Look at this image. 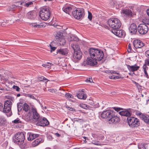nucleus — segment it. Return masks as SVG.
I'll list each match as a JSON object with an SVG mask.
<instances>
[{
	"mask_svg": "<svg viewBox=\"0 0 149 149\" xmlns=\"http://www.w3.org/2000/svg\"><path fill=\"white\" fill-rule=\"evenodd\" d=\"M89 52L90 57H88V62L92 65L97 64V61H101L104 57L103 52L100 49L91 48Z\"/></svg>",
	"mask_w": 149,
	"mask_h": 149,
	"instance_id": "obj_1",
	"label": "nucleus"
},
{
	"mask_svg": "<svg viewBox=\"0 0 149 149\" xmlns=\"http://www.w3.org/2000/svg\"><path fill=\"white\" fill-rule=\"evenodd\" d=\"M114 112L112 110H106L103 111L101 114V117L107 119L109 123H116L120 121L118 117L114 114Z\"/></svg>",
	"mask_w": 149,
	"mask_h": 149,
	"instance_id": "obj_2",
	"label": "nucleus"
},
{
	"mask_svg": "<svg viewBox=\"0 0 149 149\" xmlns=\"http://www.w3.org/2000/svg\"><path fill=\"white\" fill-rule=\"evenodd\" d=\"M25 136L22 132L18 133L15 134L13 137V141L15 143L18 145L22 148L25 146L24 142Z\"/></svg>",
	"mask_w": 149,
	"mask_h": 149,
	"instance_id": "obj_3",
	"label": "nucleus"
},
{
	"mask_svg": "<svg viewBox=\"0 0 149 149\" xmlns=\"http://www.w3.org/2000/svg\"><path fill=\"white\" fill-rule=\"evenodd\" d=\"M108 24L112 30L118 29L121 25L120 21L117 18H113L109 19L108 21Z\"/></svg>",
	"mask_w": 149,
	"mask_h": 149,
	"instance_id": "obj_4",
	"label": "nucleus"
},
{
	"mask_svg": "<svg viewBox=\"0 0 149 149\" xmlns=\"http://www.w3.org/2000/svg\"><path fill=\"white\" fill-rule=\"evenodd\" d=\"M72 47L74 51L73 55L74 59L75 61L80 60L82 57V53L80 51V48L78 45H72Z\"/></svg>",
	"mask_w": 149,
	"mask_h": 149,
	"instance_id": "obj_5",
	"label": "nucleus"
},
{
	"mask_svg": "<svg viewBox=\"0 0 149 149\" xmlns=\"http://www.w3.org/2000/svg\"><path fill=\"white\" fill-rule=\"evenodd\" d=\"M50 13L48 8L45 7L42 9L39 12V16L44 21H47L50 16Z\"/></svg>",
	"mask_w": 149,
	"mask_h": 149,
	"instance_id": "obj_6",
	"label": "nucleus"
},
{
	"mask_svg": "<svg viewBox=\"0 0 149 149\" xmlns=\"http://www.w3.org/2000/svg\"><path fill=\"white\" fill-rule=\"evenodd\" d=\"M127 119L128 125L131 128L137 127L140 124L139 120L137 118L134 117H128Z\"/></svg>",
	"mask_w": 149,
	"mask_h": 149,
	"instance_id": "obj_7",
	"label": "nucleus"
},
{
	"mask_svg": "<svg viewBox=\"0 0 149 149\" xmlns=\"http://www.w3.org/2000/svg\"><path fill=\"white\" fill-rule=\"evenodd\" d=\"M74 18L78 19H82L84 16V10L83 8H77L72 12Z\"/></svg>",
	"mask_w": 149,
	"mask_h": 149,
	"instance_id": "obj_8",
	"label": "nucleus"
},
{
	"mask_svg": "<svg viewBox=\"0 0 149 149\" xmlns=\"http://www.w3.org/2000/svg\"><path fill=\"white\" fill-rule=\"evenodd\" d=\"M55 39L61 45H63L65 43L66 41L60 32H57V34L55 36Z\"/></svg>",
	"mask_w": 149,
	"mask_h": 149,
	"instance_id": "obj_9",
	"label": "nucleus"
},
{
	"mask_svg": "<svg viewBox=\"0 0 149 149\" xmlns=\"http://www.w3.org/2000/svg\"><path fill=\"white\" fill-rule=\"evenodd\" d=\"M138 32L141 34L143 35L147 33L148 30V27L145 24H140L137 28Z\"/></svg>",
	"mask_w": 149,
	"mask_h": 149,
	"instance_id": "obj_10",
	"label": "nucleus"
},
{
	"mask_svg": "<svg viewBox=\"0 0 149 149\" xmlns=\"http://www.w3.org/2000/svg\"><path fill=\"white\" fill-rule=\"evenodd\" d=\"M12 103L10 100H6L4 103L3 111L4 113H8L11 109Z\"/></svg>",
	"mask_w": 149,
	"mask_h": 149,
	"instance_id": "obj_11",
	"label": "nucleus"
},
{
	"mask_svg": "<svg viewBox=\"0 0 149 149\" xmlns=\"http://www.w3.org/2000/svg\"><path fill=\"white\" fill-rule=\"evenodd\" d=\"M147 65L149 66V58H147L145 60V63L143 66V69L144 73V76L148 78L149 76L147 73L148 68Z\"/></svg>",
	"mask_w": 149,
	"mask_h": 149,
	"instance_id": "obj_12",
	"label": "nucleus"
},
{
	"mask_svg": "<svg viewBox=\"0 0 149 149\" xmlns=\"http://www.w3.org/2000/svg\"><path fill=\"white\" fill-rule=\"evenodd\" d=\"M111 32L117 36L121 37L125 36V33L124 31L122 30H112Z\"/></svg>",
	"mask_w": 149,
	"mask_h": 149,
	"instance_id": "obj_13",
	"label": "nucleus"
},
{
	"mask_svg": "<svg viewBox=\"0 0 149 149\" xmlns=\"http://www.w3.org/2000/svg\"><path fill=\"white\" fill-rule=\"evenodd\" d=\"M133 45L136 49L141 48L144 46V44L141 40H135L133 42Z\"/></svg>",
	"mask_w": 149,
	"mask_h": 149,
	"instance_id": "obj_14",
	"label": "nucleus"
},
{
	"mask_svg": "<svg viewBox=\"0 0 149 149\" xmlns=\"http://www.w3.org/2000/svg\"><path fill=\"white\" fill-rule=\"evenodd\" d=\"M37 124L38 125L41 126H44L47 125L49 124V122L47 119L45 118H43L41 120L40 118L38 121Z\"/></svg>",
	"mask_w": 149,
	"mask_h": 149,
	"instance_id": "obj_15",
	"label": "nucleus"
},
{
	"mask_svg": "<svg viewBox=\"0 0 149 149\" xmlns=\"http://www.w3.org/2000/svg\"><path fill=\"white\" fill-rule=\"evenodd\" d=\"M126 66L128 70L130 72H134L138 70L140 67L139 66H137L136 64L133 65H127Z\"/></svg>",
	"mask_w": 149,
	"mask_h": 149,
	"instance_id": "obj_16",
	"label": "nucleus"
},
{
	"mask_svg": "<svg viewBox=\"0 0 149 149\" xmlns=\"http://www.w3.org/2000/svg\"><path fill=\"white\" fill-rule=\"evenodd\" d=\"M31 110L33 113V117L35 121H38L40 118L39 115L37 113L36 109L32 108Z\"/></svg>",
	"mask_w": 149,
	"mask_h": 149,
	"instance_id": "obj_17",
	"label": "nucleus"
},
{
	"mask_svg": "<svg viewBox=\"0 0 149 149\" xmlns=\"http://www.w3.org/2000/svg\"><path fill=\"white\" fill-rule=\"evenodd\" d=\"M68 53V49L66 48H64L58 50L56 53L59 54L62 56H67Z\"/></svg>",
	"mask_w": 149,
	"mask_h": 149,
	"instance_id": "obj_18",
	"label": "nucleus"
},
{
	"mask_svg": "<svg viewBox=\"0 0 149 149\" xmlns=\"http://www.w3.org/2000/svg\"><path fill=\"white\" fill-rule=\"evenodd\" d=\"M138 115L139 116L140 118L141 119L147 124H149V118L146 115L143 114L141 113H139Z\"/></svg>",
	"mask_w": 149,
	"mask_h": 149,
	"instance_id": "obj_19",
	"label": "nucleus"
},
{
	"mask_svg": "<svg viewBox=\"0 0 149 149\" xmlns=\"http://www.w3.org/2000/svg\"><path fill=\"white\" fill-rule=\"evenodd\" d=\"M119 113L121 116H128V117L130 116L131 114V113L130 111L126 109L119 111Z\"/></svg>",
	"mask_w": 149,
	"mask_h": 149,
	"instance_id": "obj_20",
	"label": "nucleus"
},
{
	"mask_svg": "<svg viewBox=\"0 0 149 149\" xmlns=\"http://www.w3.org/2000/svg\"><path fill=\"white\" fill-rule=\"evenodd\" d=\"M129 31L131 33L135 34L137 32V28L136 24L132 23L130 25L129 29Z\"/></svg>",
	"mask_w": 149,
	"mask_h": 149,
	"instance_id": "obj_21",
	"label": "nucleus"
},
{
	"mask_svg": "<svg viewBox=\"0 0 149 149\" xmlns=\"http://www.w3.org/2000/svg\"><path fill=\"white\" fill-rule=\"evenodd\" d=\"M77 97L80 99L85 100L87 97L86 94L84 93L83 91L79 92L77 94Z\"/></svg>",
	"mask_w": 149,
	"mask_h": 149,
	"instance_id": "obj_22",
	"label": "nucleus"
},
{
	"mask_svg": "<svg viewBox=\"0 0 149 149\" xmlns=\"http://www.w3.org/2000/svg\"><path fill=\"white\" fill-rule=\"evenodd\" d=\"M44 140L41 138L36 139L32 143V146L33 147H36L38 146L40 143H42Z\"/></svg>",
	"mask_w": 149,
	"mask_h": 149,
	"instance_id": "obj_23",
	"label": "nucleus"
},
{
	"mask_svg": "<svg viewBox=\"0 0 149 149\" xmlns=\"http://www.w3.org/2000/svg\"><path fill=\"white\" fill-rule=\"evenodd\" d=\"M7 124L6 120L4 118L0 117V126H6Z\"/></svg>",
	"mask_w": 149,
	"mask_h": 149,
	"instance_id": "obj_24",
	"label": "nucleus"
},
{
	"mask_svg": "<svg viewBox=\"0 0 149 149\" xmlns=\"http://www.w3.org/2000/svg\"><path fill=\"white\" fill-rule=\"evenodd\" d=\"M39 134H37L30 133L29 135V136L28 138V140L29 141H31L35 138L38 137Z\"/></svg>",
	"mask_w": 149,
	"mask_h": 149,
	"instance_id": "obj_25",
	"label": "nucleus"
},
{
	"mask_svg": "<svg viewBox=\"0 0 149 149\" xmlns=\"http://www.w3.org/2000/svg\"><path fill=\"white\" fill-rule=\"evenodd\" d=\"M63 11L66 13L69 14V13L72 10V8L70 6H65L63 8Z\"/></svg>",
	"mask_w": 149,
	"mask_h": 149,
	"instance_id": "obj_26",
	"label": "nucleus"
},
{
	"mask_svg": "<svg viewBox=\"0 0 149 149\" xmlns=\"http://www.w3.org/2000/svg\"><path fill=\"white\" fill-rule=\"evenodd\" d=\"M32 25L35 28H42L45 26V25L42 24V23L38 24L36 23H32Z\"/></svg>",
	"mask_w": 149,
	"mask_h": 149,
	"instance_id": "obj_27",
	"label": "nucleus"
},
{
	"mask_svg": "<svg viewBox=\"0 0 149 149\" xmlns=\"http://www.w3.org/2000/svg\"><path fill=\"white\" fill-rule=\"evenodd\" d=\"M122 12L127 16H131L132 15V13L130 10L124 9L122 10Z\"/></svg>",
	"mask_w": 149,
	"mask_h": 149,
	"instance_id": "obj_28",
	"label": "nucleus"
},
{
	"mask_svg": "<svg viewBox=\"0 0 149 149\" xmlns=\"http://www.w3.org/2000/svg\"><path fill=\"white\" fill-rule=\"evenodd\" d=\"M23 110L25 111H27L29 110V106L26 103H25L22 107Z\"/></svg>",
	"mask_w": 149,
	"mask_h": 149,
	"instance_id": "obj_29",
	"label": "nucleus"
},
{
	"mask_svg": "<svg viewBox=\"0 0 149 149\" xmlns=\"http://www.w3.org/2000/svg\"><path fill=\"white\" fill-rule=\"evenodd\" d=\"M38 80H39L40 81L45 82V83L47 82V81H49L45 78L42 76L40 77H38Z\"/></svg>",
	"mask_w": 149,
	"mask_h": 149,
	"instance_id": "obj_30",
	"label": "nucleus"
},
{
	"mask_svg": "<svg viewBox=\"0 0 149 149\" xmlns=\"http://www.w3.org/2000/svg\"><path fill=\"white\" fill-rule=\"evenodd\" d=\"M53 65V64L49 63H47V64H44L42 65V66L47 68H50V67Z\"/></svg>",
	"mask_w": 149,
	"mask_h": 149,
	"instance_id": "obj_31",
	"label": "nucleus"
},
{
	"mask_svg": "<svg viewBox=\"0 0 149 149\" xmlns=\"http://www.w3.org/2000/svg\"><path fill=\"white\" fill-rule=\"evenodd\" d=\"M65 97L68 98H73V96L70 94L69 93H66L65 95Z\"/></svg>",
	"mask_w": 149,
	"mask_h": 149,
	"instance_id": "obj_32",
	"label": "nucleus"
},
{
	"mask_svg": "<svg viewBox=\"0 0 149 149\" xmlns=\"http://www.w3.org/2000/svg\"><path fill=\"white\" fill-rule=\"evenodd\" d=\"M27 15L28 17L30 19H32L33 18V14L32 12L29 13L27 14Z\"/></svg>",
	"mask_w": 149,
	"mask_h": 149,
	"instance_id": "obj_33",
	"label": "nucleus"
},
{
	"mask_svg": "<svg viewBox=\"0 0 149 149\" xmlns=\"http://www.w3.org/2000/svg\"><path fill=\"white\" fill-rule=\"evenodd\" d=\"M98 136L97 137V139L98 140H102L104 139V136L100 134L99 133H98Z\"/></svg>",
	"mask_w": 149,
	"mask_h": 149,
	"instance_id": "obj_34",
	"label": "nucleus"
},
{
	"mask_svg": "<svg viewBox=\"0 0 149 149\" xmlns=\"http://www.w3.org/2000/svg\"><path fill=\"white\" fill-rule=\"evenodd\" d=\"M33 4V2L32 1H29L28 2L26 3L25 5V6L27 7H28L30 5H32Z\"/></svg>",
	"mask_w": 149,
	"mask_h": 149,
	"instance_id": "obj_35",
	"label": "nucleus"
},
{
	"mask_svg": "<svg viewBox=\"0 0 149 149\" xmlns=\"http://www.w3.org/2000/svg\"><path fill=\"white\" fill-rule=\"evenodd\" d=\"M92 143L93 144L97 145H101L100 142L97 141H93Z\"/></svg>",
	"mask_w": 149,
	"mask_h": 149,
	"instance_id": "obj_36",
	"label": "nucleus"
},
{
	"mask_svg": "<svg viewBox=\"0 0 149 149\" xmlns=\"http://www.w3.org/2000/svg\"><path fill=\"white\" fill-rule=\"evenodd\" d=\"M12 123L15 124H17L19 123H20V120L18 118H17L14 120L13 121Z\"/></svg>",
	"mask_w": 149,
	"mask_h": 149,
	"instance_id": "obj_37",
	"label": "nucleus"
},
{
	"mask_svg": "<svg viewBox=\"0 0 149 149\" xmlns=\"http://www.w3.org/2000/svg\"><path fill=\"white\" fill-rule=\"evenodd\" d=\"M48 91L52 93H55L57 91L56 89H54L53 88L49 89L48 90Z\"/></svg>",
	"mask_w": 149,
	"mask_h": 149,
	"instance_id": "obj_38",
	"label": "nucleus"
},
{
	"mask_svg": "<svg viewBox=\"0 0 149 149\" xmlns=\"http://www.w3.org/2000/svg\"><path fill=\"white\" fill-rule=\"evenodd\" d=\"M10 7L11 8V9L9 10L13 11L15 10L16 9L17 7L15 5H12L10 6Z\"/></svg>",
	"mask_w": 149,
	"mask_h": 149,
	"instance_id": "obj_39",
	"label": "nucleus"
},
{
	"mask_svg": "<svg viewBox=\"0 0 149 149\" xmlns=\"http://www.w3.org/2000/svg\"><path fill=\"white\" fill-rule=\"evenodd\" d=\"M88 18L90 20H91L92 18V16L91 13L88 11Z\"/></svg>",
	"mask_w": 149,
	"mask_h": 149,
	"instance_id": "obj_40",
	"label": "nucleus"
},
{
	"mask_svg": "<svg viewBox=\"0 0 149 149\" xmlns=\"http://www.w3.org/2000/svg\"><path fill=\"white\" fill-rule=\"evenodd\" d=\"M88 58L86 61H84L82 64V65H83L84 66H85V65H86V64H87V65H91L89 64L88 63Z\"/></svg>",
	"mask_w": 149,
	"mask_h": 149,
	"instance_id": "obj_41",
	"label": "nucleus"
},
{
	"mask_svg": "<svg viewBox=\"0 0 149 149\" xmlns=\"http://www.w3.org/2000/svg\"><path fill=\"white\" fill-rule=\"evenodd\" d=\"M13 88L17 91H19L20 90L19 87L17 86L14 85L13 86Z\"/></svg>",
	"mask_w": 149,
	"mask_h": 149,
	"instance_id": "obj_42",
	"label": "nucleus"
},
{
	"mask_svg": "<svg viewBox=\"0 0 149 149\" xmlns=\"http://www.w3.org/2000/svg\"><path fill=\"white\" fill-rule=\"evenodd\" d=\"M66 108H67L70 111H75V109L74 108L72 107H70L67 106L66 107Z\"/></svg>",
	"mask_w": 149,
	"mask_h": 149,
	"instance_id": "obj_43",
	"label": "nucleus"
},
{
	"mask_svg": "<svg viewBox=\"0 0 149 149\" xmlns=\"http://www.w3.org/2000/svg\"><path fill=\"white\" fill-rule=\"evenodd\" d=\"M98 133H93L92 134V136L94 138H95L97 139L98 136Z\"/></svg>",
	"mask_w": 149,
	"mask_h": 149,
	"instance_id": "obj_44",
	"label": "nucleus"
},
{
	"mask_svg": "<svg viewBox=\"0 0 149 149\" xmlns=\"http://www.w3.org/2000/svg\"><path fill=\"white\" fill-rule=\"evenodd\" d=\"M71 41L74 40L77 41L78 40V38L77 37L72 36L71 37Z\"/></svg>",
	"mask_w": 149,
	"mask_h": 149,
	"instance_id": "obj_45",
	"label": "nucleus"
},
{
	"mask_svg": "<svg viewBox=\"0 0 149 149\" xmlns=\"http://www.w3.org/2000/svg\"><path fill=\"white\" fill-rule=\"evenodd\" d=\"M113 109L115 110L116 111L118 112L120 111L121 110H122V109L119 108V107H114L113 108Z\"/></svg>",
	"mask_w": 149,
	"mask_h": 149,
	"instance_id": "obj_46",
	"label": "nucleus"
},
{
	"mask_svg": "<svg viewBox=\"0 0 149 149\" xmlns=\"http://www.w3.org/2000/svg\"><path fill=\"white\" fill-rule=\"evenodd\" d=\"M138 148L139 149H146L143 145L142 144L138 146Z\"/></svg>",
	"mask_w": 149,
	"mask_h": 149,
	"instance_id": "obj_47",
	"label": "nucleus"
},
{
	"mask_svg": "<svg viewBox=\"0 0 149 149\" xmlns=\"http://www.w3.org/2000/svg\"><path fill=\"white\" fill-rule=\"evenodd\" d=\"M51 49V52L54 51L56 49V47H52L51 45H49Z\"/></svg>",
	"mask_w": 149,
	"mask_h": 149,
	"instance_id": "obj_48",
	"label": "nucleus"
},
{
	"mask_svg": "<svg viewBox=\"0 0 149 149\" xmlns=\"http://www.w3.org/2000/svg\"><path fill=\"white\" fill-rule=\"evenodd\" d=\"M26 120L27 121H30L31 119V117L29 115H27L26 118Z\"/></svg>",
	"mask_w": 149,
	"mask_h": 149,
	"instance_id": "obj_49",
	"label": "nucleus"
},
{
	"mask_svg": "<svg viewBox=\"0 0 149 149\" xmlns=\"http://www.w3.org/2000/svg\"><path fill=\"white\" fill-rule=\"evenodd\" d=\"M85 81L87 83H91V81H92L93 80L92 79L89 78L88 79H87Z\"/></svg>",
	"mask_w": 149,
	"mask_h": 149,
	"instance_id": "obj_50",
	"label": "nucleus"
},
{
	"mask_svg": "<svg viewBox=\"0 0 149 149\" xmlns=\"http://www.w3.org/2000/svg\"><path fill=\"white\" fill-rule=\"evenodd\" d=\"M21 107L22 106L20 104L18 105L17 108L18 111H21V109L22 108V107Z\"/></svg>",
	"mask_w": 149,
	"mask_h": 149,
	"instance_id": "obj_51",
	"label": "nucleus"
},
{
	"mask_svg": "<svg viewBox=\"0 0 149 149\" xmlns=\"http://www.w3.org/2000/svg\"><path fill=\"white\" fill-rule=\"evenodd\" d=\"M146 56L149 58V50L147 51L145 53Z\"/></svg>",
	"mask_w": 149,
	"mask_h": 149,
	"instance_id": "obj_52",
	"label": "nucleus"
},
{
	"mask_svg": "<svg viewBox=\"0 0 149 149\" xmlns=\"http://www.w3.org/2000/svg\"><path fill=\"white\" fill-rule=\"evenodd\" d=\"M115 76L114 75L109 76V77L111 79H116Z\"/></svg>",
	"mask_w": 149,
	"mask_h": 149,
	"instance_id": "obj_53",
	"label": "nucleus"
},
{
	"mask_svg": "<svg viewBox=\"0 0 149 149\" xmlns=\"http://www.w3.org/2000/svg\"><path fill=\"white\" fill-rule=\"evenodd\" d=\"M3 109V104L1 103H0V110H1Z\"/></svg>",
	"mask_w": 149,
	"mask_h": 149,
	"instance_id": "obj_54",
	"label": "nucleus"
},
{
	"mask_svg": "<svg viewBox=\"0 0 149 149\" xmlns=\"http://www.w3.org/2000/svg\"><path fill=\"white\" fill-rule=\"evenodd\" d=\"M131 45L130 43H129L128 45V49H130V51H131Z\"/></svg>",
	"mask_w": 149,
	"mask_h": 149,
	"instance_id": "obj_55",
	"label": "nucleus"
},
{
	"mask_svg": "<svg viewBox=\"0 0 149 149\" xmlns=\"http://www.w3.org/2000/svg\"><path fill=\"white\" fill-rule=\"evenodd\" d=\"M111 71H112L110 70H105V72L108 74H109V73H111Z\"/></svg>",
	"mask_w": 149,
	"mask_h": 149,
	"instance_id": "obj_56",
	"label": "nucleus"
},
{
	"mask_svg": "<svg viewBox=\"0 0 149 149\" xmlns=\"http://www.w3.org/2000/svg\"><path fill=\"white\" fill-rule=\"evenodd\" d=\"M55 135L57 136V137H59L61 136V135L60 134L58 133H55Z\"/></svg>",
	"mask_w": 149,
	"mask_h": 149,
	"instance_id": "obj_57",
	"label": "nucleus"
},
{
	"mask_svg": "<svg viewBox=\"0 0 149 149\" xmlns=\"http://www.w3.org/2000/svg\"><path fill=\"white\" fill-rule=\"evenodd\" d=\"M29 97H30L31 98H32V99H35V97L33 95H29Z\"/></svg>",
	"mask_w": 149,
	"mask_h": 149,
	"instance_id": "obj_58",
	"label": "nucleus"
},
{
	"mask_svg": "<svg viewBox=\"0 0 149 149\" xmlns=\"http://www.w3.org/2000/svg\"><path fill=\"white\" fill-rule=\"evenodd\" d=\"M112 73H113V74H118L119 73L117 72H116L115 71H111V74Z\"/></svg>",
	"mask_w": 149,
	"mask_h": 149,
	"instance_id": "obj_59",
	"label": "nucleus"
},
{
	"mask_svg": "<svg viewBox=\"0 0 149 149\" xmlns=\"http://www.w3.org/2000/svg\"><path fill=\"white\" fill-rule=\"evenodd\" d=\"M115 77L116 78V79H119L122 77H121L118 76H115Z\"/></svg>",
	"mask_w": 149,
	"mask_h": 149,
	"instance_id": "obj_60",
	"label": "nucleus"
},
{
	"mask_svg": "<svg viewBox=\"0 0 149 149\" xmlns=\"http://www.w3.org/2000/svg\"><path fill=\"white\" fill-rule=\"evenodd\" d=\"M146 12L148 15L149 16V9L147 10Z\"/></svg>",
	"mask_w": 149,
	"mask_h": 149,
	"instance_id": "obj_61",
	"label": "nucleus"
},
{
	"mask_svg": "<svg viewBox=\"0 0 149 149\" xmlns=\"http://www.w3.org/2000/svg\"><path fill=\"white\" fill-rule=\"evenodd\" d=\"M11 8L10 7V6L7 9V10L8 11H10V10H9L11 9Z\"/></svg>",
	"mask_w": 149,
	"mask_h": 149,
	"instance_id": "obj_62",
	"label": "nucleus"
},
{
	"mask_svg": "<svg viewBox=\"0 0 149 149\" xmlns=\"http://www.w3.org/2000/svg\"><path fill=\"white\" fill-rule=\"evenodd\" d=\"M20 96V94H18L17 95V97H19Z\"/></svg>",
	"mask_w": 149,
	"mask_h": 149,
	"instance_id": "obj_63",
	"label": "nucleus"
},
{
	"mask_svg": "<svg viewBox=\"0 0 149 149\" xmlns=\"http://www.w3.org/2000/svg\"><path fill=\"white\" fill-rule=\"evenodd\" d=\"M3 23V22H0V26H1Z\"/></svg>",
	"mask_w": 149,
	"mask_h": 149,
	"instance_id": "obj_64",
	"label": "nucleus"
}]
</instances>
